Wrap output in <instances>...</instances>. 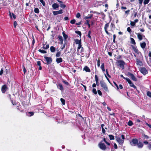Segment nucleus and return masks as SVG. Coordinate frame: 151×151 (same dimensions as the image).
<instances>
[{"mask_svg":"<svg viewBox=\"0 0 151 151\" xmlns=\"http://www.w3.org/2000/svg\"><path fill=\"white\" fill-rule=\"evenodd\" d=\"M100 83L101 87L103 89L104 91L106 92H109L108 86L106 83L103 81H101Z\"/></svg>","mask_w":151,"mask_h":151,"instance_id":"obj_1","label":"nucleus"},{"mask_svg":"<svg viewBox=\"0 0 151 151\" xmlns=\"http://www.w3.org/2000/svg\"><path fill=\"white\" fill-rule=\"evenodd\" d=\"M99 148L105 151L106 148V147L105 145L103 143L100 142L98 145Z\"/></svg>","mask_w":151,"mask_h":151,"instance_id":"obj_2","label":"nucleus"},{"mask_svg":"<svg viewBox=\"0 0 151 151\" xmlns=\"http://www.w3.org/2000/svg\"><path fill=\"white\" fill-rule=\"evenodd\" d=\"M115 138L116 141L119 145H121L122 146L123 145L124 142V140L122 139L119 137L117 136L115 137Z\"/></svg>","mask_w":151,"mask_h":151,"instance_id":"obj_3","label":"nucleus"},{"mask_svg":"<svg viewBox=\"0 0 151 151\" xmlns=\"http://www.w3.org/2000/svg\"><path fill=\"white\" fill-rule=\"evenodd\" d=\"M44 58L46 61L47 65L50 64L52 63V60L51 58L45 56Z\"/></svg>","mask_w":151,"mask_h":151,"instance_id":"obj_4","label":"nucleus"},{"mask_svg":"<svg viewBox=\"0 0 151 151\" xmlns=\"http://www.w3.org/2000/svg\"><path fill=\"white\" fill-rule=\"evenodd\" d=\"M140 71L143 75H145L148 73V71L145 68L142 67L140 68Z\"/></svg>","mask_w":151,"mask_h":151,"instance_id":"obj_5","label":"nucleus"},{"mask_svg":"<svg viewBox=\"0 0 151 151\" xmlns=\"http://www.w3.org/2000/svg\"><path fill=\"white\" fill-rule=\"evenodd\" d=\"M138 142V140L136 139H133L130 142L132 146H135L137 145Z\"/></svg>","mask_w":151,"mask_h":151,"instance_id":"obj_6","label":"nucleus"},{"mask_svg":"<svg viewBox=\"0 0 151 151\" xmlns=\"http://www.w3.org/2000/svg\"><path fill=\"white\" fill-rule=\"evenodd\" d=\"M118 63L120 67L122 68L123 69L124 68V65L125 64V62L122 60H118L117 62Z\"/></svg>","mask_w":151,"mask_h":151,"instance_id":"obj_7","label":"nucleus"},{"mask_svg":"<svg viewBox=\"0 0 151 151\" xmlns=\"http://www.w3.org/2000/svg\"><path fill=\"white\" fill-rule=\"evenodd\" d=\"M8 88L6 85H3L1 87V91L2 93H4L8 90Z\"/></svg>","mask_w":151,"mask_h":151,"instance_id":"obj_8","label":"nucleus"},{"mask_svg":"<svg viewBox=\"0 0 151 151\" xmlns=\"http://www.w3.org/2000/svg\"><path fill=\"white\" fill-rule=\"evenodd\" d=\"M127 81L128 83L129 84L130 86L131 87H132L136 89L137 88L136 86L134 85L133 83H132V81L130 80V79L129 78V79H127Z\"/></svg>","mask_w":151,"mask_h":151,"instance_id":"obj_9","label":"nucleus"},{"mask_svg":"<svg viewBox=\"0 0 151 151\" xmlns=\"http://www.w3.org/2000/svg\"><path fill=\"white\" fill-rule=\"evenodd\" d=\"M63 13V10L62 9L60 10L59 11L53 12V14L55 16L56 15L58 14H62Z\"/></svg>","mask_w":151,"mask_h":151,"instance_id":"obj_10","label":"nucleus"},{"mask_svg":"<svg viewBox=\"0 0 151 151\" xmlns=\"http://www.w3.org/2000/svg\"><path fill=\"white\" fill-rule=\"evenodd\" d=\"M128 76H129L133 81H137V78L133 74L130 73H128Z\"/></svg>","mask_w":151,"mask_h":151,"instance_id":"obj_11","label":"nucleus"},{"mask_svg":"<svg viewBox=\"0 0 151 151\" xmlns=\"http://www.w3.org/2000/svg\"><path fill=\"white\" fill-rule=\"evenodd\" d=\"M52 7L54 9H58L59 7V5L58 4L54 3L52 4Z\"/></svg>","mask_w":151,"mask_h":151,"instance_id":"obj_12","label":"nucleus"},{"mask_svg":"<svg viewBox=\"0 0 151 151\" xmlns=\"http://www.w3.org/2000/svg\"><path fill=\"white\" fill-rule=\"evenodd\" d=\"M136 64L137 65H139V66H141L142 65V62L139 60V59H137L136 60Z\"/></svg>","mask_w":151,"mask_h":151,"instance_id":"obj_13","label":"nucleus"},{"mask_svg":"<svg viewBox=\"0 0 151 151\" xmlns=\"http://www.w3.org/2000/svg\"><path fill=\"white\" fill-rule=\"evenodd\" d=\"M137 145L139 148H141L143 147V144L142 143L139 142H138Z\"/></svg>","mask_w":151,"mask_h":151,"instance_id":"obj_14","label":"nucleus"},{"mask_svg":"<svg viewBox=\"0 0 151 151\" xmlns=\"http://www.w3.org/2000/svg\"><path fill=\"white\" fill-rule=\"evenodd\" d=\"M33 112H26V115L28 116H33L34 114Z\"/></svg>","mask_w":151,"mask_h":151,"instance_id":"obj_15","label":"nucleus"},{"mask_svg":"<svg viewBox=\"0 0 151 151\" xmlns=\"http://www.w3.org/2000/svg\"><path fill=\"white\" fill-rule=\"evenodd\" d=\"M83 70L86 72H91L90 69L87 66H85L83 68Z\"/></svg>","mask_w":151,"mask_h":151,"instance_id":"obj_16","label":"nucleus"},{"mask_svg":"<svg viewBox=\"0 0 151 151\" xmlns=\"http://www.w3.org/2000/svg\"><path fill=\"white\" fill-rule=\"evenodd\" d=\"M140 45L141 48L144 49L145 48L146 46V43L144 42L143 43H140Z\"/></svg>","mask_w":151,"mask_h":151,"instance_id":"obj_17","label":"nucleus"},{"mask_svg":"<svg viewBox=\"0 0 151 151\" xmlns=\"http://www.w3.org/2000/svg\"><path fill=\"white\" fill-rule=\"evenodd\" d=\"M56 60L58 63H61L63 61L62 59L61 58H57Z\"/></svg>","mask_w":151,"mask_h":151,"instance_id":"obj_18","label":"nucleus"},{"mask_svg":"<svg viewBox=\"0 0 151 151\" xmlns=\"http://www.w3.org/2000/svg\"><path fill=\"white\" fill-rule=\"evenodd\" d=\"M58 38L60 42V43L61 44H62L63 43V39L61 36L59 35L58 36Z\"/></svg>","mask_w":151,"mask_h":151,"instance_id":"obj_19","label":"nucleus"},{"mask_svg":"<svg viewBox=\"0 0 151 151\" xmlns=\"http://www.w3.org/2000/svg\"><path fill=\"white\" fill-rule=\"evenodd\" d=\"M137 36L138 39L139 40H141L142 39V36L139 33L137 34Z\"/></svg>","mask_w":151,"mask_h":151,"instance_id":"obj_20","label":"nucleus"},{"mask_svg":"<svg viewBox=\"0 0 151 151\" xmlns=\"http://www.w3.org/2000/svg\"><path fill=\"white\" fill-rule=\"evenodd\" d=\"M50 49L52 52H54L55 51V48L53 46H51Z\"/></svg>","mask_w":151,"mask_h":151,"instance_id":"obj_21","label":"nucleus"},{"mask_svg":"<svg viewBox=\"0 0 151 151\" xmlns=\"http://www.w3.org/2000/svg\"><path fill=\"white\" fill-rule=\"evenodd\" d=\"M75 42L76 44L79 45L81 43V40H78V39H76L75 40Z\"/></svg>","mask_w":151,"mask_h":151,"instance_id":"obj_22","label":"nucleus"},{"mask_svg":"<svg viewBox=\"0 0 151 151\" xmlns=\"http://www.w3.org/2000/svg\"><path fill=\"white\" fill-rule=\"evenodd\" d=\"M62 34H63V37L64 38L65 40H66L68 37V35L65 34V32L64 31H63V32Z\"/></svg>","mask_w":151,"mask_h":151,"instance_id":"obj_23","label":"nucleus"},{"mask_svg":"<svg viewBox=\"0 0 151 151\" xmlns=\"http://www.w3.org/2000/svg\"><path fill=\"white\" fill-rule=\"evenodd\" d=\"M58 88L61 90H62L63 89V88L62 85L61 84H59L58 86Z\"/></svg>","mask_w":151,"mask_h":151,"instance_id":"obj_24","label":"nucleus"},{"mask_svg":"<svg viewBox=\"0 0 151 151\" xmlns=\"http://www.w3.org/2000/svg\"><path fill=\"white\" fill-rule=\"evenodd\" d=\"M132 48L135 52L137 54L139 53V52L137 48L136 47H135L134 46H132Z\"/></svg>","mask_w":151,"mask_h":151,"instance_id":"obj_25","label":"nucleus"},{"mask_svg":"<svg viewBox=\"0 0 151 151\" xmlns=\"http://www.w3.org/2000/svg\"><path fill=\"white\" fill-rule=\"evenodd\" d=\"M108 136L111 140L114 139V135L111 134H109Z\"/></svg>","mask_w":151,"mask_h":151,"instance_id":"obj_26","label":"nucleus"},{"mask_svg":"<svg viewBox=\"0 0 151 151\" xmlns=\"http://www.w3.org/2000/svg\"><path fill=\"white\" fill-rule=\"evenodd\" d=\"M93 16L92 14L88 15V16H86L84 18L85 19H91Z\"/></svg>","mask_w":151,"mask_h":151,"instance_id":"obj_27","label":"nucleus"},{"mask_svg":"<svg viewBox=\"0 0 151 151\" xmlns=\"http://www.w3.org/2000/svg\"><path fill=\"white\" fill-rule=\"evenodd\" d=\"M101 68L102 69L103 72H104L105 71V70L104 69V63L102 64V65L101 66Z\"/></svg>","mask_w":151,"mask_h":151,"instance_id":"obj_28","label":"nucleus"},{"mask_svg":"<svg viewBox=\"0 0 151 151\" xmlns=\"http://www.w3.org/2000/svg\"><path fill=\"white\" fill-rule=\"evenodd\" d=\"M44 46L42 47V48H43L44 49L46 50L48 49L49 48V46L48 44L47 45L45 46V44H43Z\"/></svg>","mask_w":151,"mask_h":151,"instance_id":"obj_29","label":"nucleus"},{"mask_svg":"<svg viewBox=\"0 0 151 151\" xmlns=\"http://www.w3.org/2000/svg\"><path fill=\"white\" fill-rule=\"evenodd\" d=\"M130 40L131 43L134 44V45H135L136 44V43L134 39L133 38H131Z\"/></svg>","mask_w":151,"mask_h":151,"instance_id":"obj_30","label":"nucleus"},{"mask_svg":"<svg viewBox=\"0 0 151 151\" xmlns=\"http://www.w3.org/2000/svg\"><path fill=\"white\" fill-rule=\"evenodd\" d=\"M38 51L42 53H43V54H45V53H47V52L45 50H41V49H39V50H38Z\"/></svg>","mask_w":151,"mask_h":151,"instance_id":"obj_31","label":"nucleus"},{"mask_svg":"<svg viewBox=\"0 0 151 151\" xmlns=\"http://www.w3.org/2000/svg\"><path fill=\"white\" fill-rule=\"evenodd\" d=\"M100 63H101L100 59L99 58H98V59L97 60V65L98 66V67H100Z\"/></svg>","mask_w":151,"mask_h":151,"instance_id":"obj_32","label":"nucleus"},{"mask_svg":"<svg viewBox=\"0 0 151 151\" xmlns=\"http://www.w3.org/2000/svg\"><path fill=\"white\" fill-rule=\"evenodd\" d=\"M60 101L61 102L63 105H65V101L64 99L63 98H61L60 99Z\"/></svg>","mask_w":151,"mask_h":151,"instance_id":"obj_33","label":"nucleus"},{"mask_svg":"<svg viewBox=\"0 0 151 151\" xmlns=\"http://www.w3.org/2000/svg\"><path fill=\"white\" fill-rule=\"evenodd\" d=\"M82 47H82L81 43L78 45V47L77 49V51H78Z\"/></svg>","mask_w":151,"mask_h":151,"instance_id":"obj_34","label":"nucleus"},{"mask_svg":"<svg viewBox=\"0 0 151 151\" xmlns=\"http://www.w3.org/2000/svg\"><path fill=\"white\" fill-rule=\"evenodd\" d=\"M150 1V0H144L143 3L145 5L148 4Z\"/></svg>","mask_w":151,"mask_h":151,"instance_id":"obj_35","label":"nucleus"},{"mask_svg":"<svg viewBox=\"0 0 151 151\" xmlns=\"http://www.w3.org/2000/svg\"><path fill=\"white\" fill-rule=\"evenodd\" d=\"M34 12L36 13H39V11L38 8H35L34 9Z\"/></svg>","mask_w":151,"mask_h":151,"instance_id":"obj_36","label":"nucleus"},{"mask_svg":"<svg viewBox=\"0 0 151 151\" xmlns=\"http://www.w3.org/2000/svg\"><path fill=\"white\" fill-rule=\"evenodd\" d=\"M133 123H132V122L131 121H130V120H129L128 122V125L129 126H132V125H133Z\"/></svg>","mask_w":151,"mask_h":151,"instance_id":"obj_37","label":"nucleus"},{"mask_svg":"<svg viewBox=\"0 0 151 151\" xmlns=\"http://www.w3.org/2000/svg\"><path fill=\"white\" fill-rule=\"evenodd\" d=\"M60 6L61 8L63 9H64L66 7V5L65 4H60Z\"/></svg>","mask_w":151,"mask_h":151,"instance_id":"obj_38","label":"nucleus"},{"mask_svg":"<svg viewBox=\"0 0 151 151\" xmlns=\"http://www.w3.org/2000/svg\"><path fill=\"white\" fill-rule=\"evenodd\" d=\"M109 26V24L108 23L106 24L105 25L104 29H107V28Z\"/></svg>","mask_w":151,"mask_h":151,"instance_id":"obj_39","label":"nucleus"},{"mask_svg":"<svg viewBox=\"0 0 151 151\" xmlns=\"http://www.w3.org/2000/svg\"><path fill=\"white\" fill-rule=\"evenodd\" d=\"M40 1L42 4V5L45 6V3L44 0H40Z\"/></svg>","mask_w":151,"mask_h":151,"instance_id":"obj_40","label":"nucleus"},{"mask_svg":"<svg viewBox=\"0 0 151 151\" xmlns=\"http://www.w3.org/2000/svg\"><path fill=\"white\" fill-rule=\"evenodd\" d=\"M92 92L93 93H94L95 94H97V92L95 88H93L92 90Z\"/></svg>","mask_w":151,"mask_h":151,"instance_id":"obj_41","label":"nucleus"},{"mask_svg":"<svg viewBox=\"0 0 151 151\" xmlns=\"http://www.w3.org/2000/svg\"><path fill=\"white\" fill-rule=\"evenodd\" d=\"M75 32L76 34H77L79 35L80 37H81V33L80 31H76Z\"/></svg>","mask_w":151,"mask_h":151,"instance_id":"obj_42","label":"nucleus"},{"mask_svg":"<svg viewBox=\"0 0 151 151\" xmlns=\"http://www.w3.org/2000/svg\"><path fill=\"white\" fill-rule=\"evenodd\" d=\"M61 52H58L57 53L56 55V56L57 57H59L60 56Z\"/></svg>","mask_w":151,"mask_h":151,"instance_id":"obj_43","label":"nucleus"},{"mask_svg":"<svg viewBox=\"0 0 151 151\" xmlns=\"http://www.w3.org/2000/svg\"><path fill=\"white\" fill-rule=\"evenodd\" d=\"M103 140L104 141V142H105L108 145H110V144L106 140V139L105 138H104L103 139Z\"/></svg>","mask_w":151,"mask_h":151,"instance_id":"obj_44","label":"nucleus"},{"mask_svg":"<svg viewBox=\"0 0 151 151\" xmlns=\"http://www.w3.org/2000/svg\"><path fill=\"white\" fill-rule=\"evenodd\" d=\"M83 52H84V49L83 47L81 48V49L80 51V53L83 55Z\"/></svg>","mask_w":151,"mask_h":151,"instance_id":"obj_45","label":"nucleus"},{"mask_svg":"<svg viewBox=\"0 0 151 151\" xmlns=\"http://www.w3.org/2000/svg\"><path fill=\"white\" fill-rule=\"evenodd\" d=\"M91 31H89L88 32V35H87V36L90 38L91 39V37L90 35H91Z\"/></svg>","mask_w":151,"mask_h":151,"instance_id":"obj_46","label":"nucleus"},{"mask_svg":"<svg viewBox=\"0 0 151 151\" xmlns=\"http://www.w3.org/2000/svg\"><path fill=\"white\" fill-rule=\"evenodd\" d=\"M147 95L148 96L151 98V92L150 91L147 92Z\"/></svg>","mask_w":151,"mask_h":151,"instance_id":"obj_47","label":"nucleus"},{"mask_svg":"<svg viewBox=\"0 0 151 151\" xmlns=\"http://www.w3.org/2000/svg\"><path fill=\"white\" fill-rule=\"evenodd\" d=\"M76 22V20L75 19H72L70 21V23L71 24H74Z\"/></svg>","mask_w":151,"mask_h":151,"instance_id":"obj_48","label":"nucleus"},{"mask_svg":"<svg viewBox=\"0 0 151 151\" xmlns=\"http://www.w3.org/2000/svg\"><path fill=\"white\" fill-rule=\"evenodd\" d=\"M97 92H98V94L100 96H102V92H101V91L99 90H98V91H97Z\"/></svg>","mask_w":151,"mask_h":151,"instance_id":"obj_49","label":"nucleus"},{"mask_svg":"<svg viewBox=\"0 0 151 151\" xmlns=\"http://www.w3.org/2000/svg\"><path fill=\"white\" fill-rule=\"evenodd\" d=\"M130 24L131 26H134L135 25V23L134 22L131 21Z\"/></svg>","mask_w":151,"mask_h":151,"instance_id":"obj_50","label":"nucleus"},{"mask_svg":"<svg viewBox=\"0 0 151 151\" xmlns=\"http://www.w3.org/2000/svg\"><path fill=\"white\" fill-rule=\"evenodd\" d=\"M120 76L121 77H122L124 79H125L127 81V79H129V78H126L124 77L122 75H120Z\"/></svg>","mask_w":151,"mask_h":151,"instance_id":"obj_51","label":"nucleus"},{"mask_svg":"<svg viewBox=\"0 0 151 151\" xmlns=\"http://www.w3.org/2000/svg\"><path fill=\"white\" fill-rule=\"evenodd\" d=\"M95 81L96 83H97L98 81V78L97 75H95Z\"/></svg>","mask_w":151,"mask_h":151,"instance_id":"obj_52","label":"nucleus"},{"mask_svg":"<svg viewBox=\"0 0 151 151\" xmlns=\"http://www.w3.org/2000/svg\"><path fill=\"white\" fill-rule=\"evenodd\" d=\"M131 30H132L130 27H128L127 28V31L130 33H131Z\"/></svg>","mask_w":151,"mask_h":151,"instance_id":"obj_53","label":"nucleus"},{"mask_svg":"<svg viewBox=\"0 0 151 151\" xmlns=\"http://www.w3.org/2000/svg\"><path fill=\"white\" fill-rule=\"evenodd\" d=\"M134 17H135L137 15V10H136V11H134Z\"/></svg>","mask_w":151,"mask_h":151,"instance_id":"obj_54","label":"nucleus"},{"mask_svg":"<svg viewBox=\"0 0 151 151\" xmlns=\"http://www.w3.org/2000/svg\"><path fill=\"white\" fill-rule=\"evenodd\" d=\"M143 0H139L138 1L139 3L140 4V6H141L142 5Z\"/></svg>","mask_w":151,"mask_h":151,"instance_id":"obj_55","label":"nucleus"},{"mask_svg":"<svg viewBox=\"0 0 151 151\" xmlns=\"http://www.w3.org/2000/svg\"><path fill=\"white\" fill-rule=\"evenodd\" d=\"M81 16V15L79 13H77L76 15V17L77 18H79Z\"/></svg>","mask_w":151,"mask_h":151,"instance_id":"obj_56","label":"nucleus"},{"mask_svg":"<svg viewBox=\"0 0 151 151\" xmlns=\"http://www.w3.org/2000/svg\"><path fill=\"white\" fill-rule=\"evenodd\" d=\"M3 71H4V70H3V68H2L1 69V70L0 71V75H1L3 73Z\"/></svg>","mask_w":151,"mask_h":151,"instance_id":"obj_57","label":"nucleus"},{"mask_svg":"<svg viewBox=\"0 0 151 151\" xmlns=\"http://www.w3.org/2000/svg\"><path fill=\"white\" fill-rule=\"evenodd\" d=\"M111 27L112 28H114L115 27V25L114 24L111 23Z\"/></svg>","mask_w":151,"mask_h":151,"instance_id":"obj_58","label":"nucleus"},{"mask_svg":"<svg viewBox=\"0 0 151 151\" xmlns=\"http://www.w3.org/2000/svg\"><path fill=\"white\" fill-rule=\"evenodd\" d=\"M37 64L38 65L40 66H41V62L40 61H38L37 62Z\"/></svg>","mask_w":151,"mask_h":151,"instance_id":"obj_59","label":"nucleus"},{"mask_svg":"<svg viewBox=\"0 0 151 151\" xmlns=\"http://www.w3.org/2000/svg\"><path fill=\"white\" fill-rule=\"evenodd\" d=\"M17 25V23L16 21L14 22V25L15 28L16 27V26Z\"/></svg>","mask_w":151,"mask_h":151,"instance_id":"obj_60","label":"nucleus"},{"mask_svg":"<svg viewBox=\"0 0 151 151\" xmlns=\"http://www.w3.org/2000/svg\"><path fill=\"white\" fill-rule=\"evenodd\" d=\"M102 132L103 134H105L106 132V131L104 128H102Z\"/></svg>","mask_w":151,"mask_h":151,"instance_id":"obj_61","label":"nucleus"},{"mask_svg":"<svg viewBox=\"0 0 151 151\" xmlns=\"http://www.w3.org/2000/svg\"><path fill=\"white\" fill-rule=\"evenodd\" d=\"M145 124L147 125L148 127H149L150 128H151V125H150L148 123H147V122H145Z\"/></svg>","mask_w":151,"mask_h":151,"instance_id":"obj_62","label":"nucleus"},{"mask_svg":"<svg viewBox=\"0 0 151 151\" xmlns=\"http://www.w3.org/2000/svg\"><path fill=\"white\" fill-rule=\"evenodd\" d=\"M148 56L150 58V59H151V51H150L148 54Z\"/></svg>","mask_w":151,"mask_h":151,"instance_id":"obj_63","label":"nucleus"},{"mask_svg":"<svg viewBox=\"0 0 151 151\" xmlns=\"http://www.w3.org/2000/svg\"><path fill=\"white\" fill-rule=\"evenodd\" d=\"M148 148L149 149L151 150V143L149 144L148 146Z\"/></svg>","mask_w":151,"mask_h":151,"instance_id":"obj_64","label":"nucleus"}]
</instances>
